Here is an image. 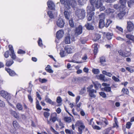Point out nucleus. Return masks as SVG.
Here are the masks:
<instances>
[{
  "label": "nucleus",
  "mask_w": 134,
  "mask_h": 134,
  "mask_svg": "<svg viewBox=\"0 0 134 134\" xmlns=\"http://www.w3.org/2000/svg\"><path fill=\"white\" fill-rule=\"evenodd\" d=\"M92 127L94 129L99 130L101 129L99 126L96 125H92Z\"/></svg>",
  "instance_id": "obj_55"
},
{
  "label": "nucleus",
  "mask_w": 134,
  "mask_h": 134,
  "mask_svg": "<svg viewBox=\"0 0 134 134\" xmlns=\"http://www.w3.org/2000/svg\"><path fill=\"white\" fill-rule=\"evenodd\" d=\"M114 12V10L113 9H111L109 8H107L105 11V13L107 14L112 13Z\"/></svg>",
  "instance_id": "obj_25"
},
{
  "label": "nucleus",
  "mask_w": 134,
  "mask_h": 134,
  "mask_svg": "<svg viewBox=\"0 0 134 134\" xmlns=\"http://www.w3.org/2000/svg\"><path fill=\"white\" fill-rule=\"evenodd\" d=\"M45 70L47 71L50 73H52L53 72L52 70L51 66L49 65H47L45 68Z\"/></svg>",
  "instance_id": "obj_27"
},
{
  "label": "nucleus",
  "mask_w": 134,
  "mask_h": 134,
  "mask_svg": "<svg viewBox=\"0 0 134 134\" xmlns=\"http://www.w3.org/2000/svg\"><path fill=\"white\" fill-rule=\"evenodd\" d=\"M101 37L100 35L99 34H96L95 35L94 39L93 40L94 41H96L99 40Z\"/></svg>",
  "instance_id": "obj_41"
},
{
  "label": "nucleus",
  "mask_w": 134,
  "mask_h": 134,
  "mask_svg": "<svg viewBox=\"0 0 134 134\" xmlns=\"http://www.w3.org/2000/svg\"><path fill=\"white\" fill-rule=\"evenodd\" d=\"M94 14V12H92L91 13H90V14L88 15L87 18V20L88 21H91L92 20Z\"/></svg>",
  "instance_id": "obj_26"
},
{
  "label": "nucleus",
  "mask_w": 134,
  "mask_h": 134,
  "mask_svg": "<svg viewBox=\"0 0 134 134\" xmlns=\"http://www.w3.org/2000/svg\"><path fill=\"white\" fill-rule=\"evenodd\" d=\"M112 21L109 19H107L105 24V27L107 28L108 27L110 24L112 23Z\"/></svg>",
  "instance_id": "obj_29"
},
{
  "label": "nucleus",
  "mask_w": 134,
  "mask_h": 134,
  "mask_svg": "<svg viewBox=\"0 0 134 134\" xmlns=\"http://www.w3.org/2000/svg\"><path fill=\"white\" fill-rule=\"evenodd\" d=\"M86 13L85 10L83 9H78L75 12V15L80 19H82L85 18L86 16Z\"/></svg>",
  "instance_id": "obj_2"
},
{
  "label": "nucleus",
  "mask_w": 134,
  "mask_h": 134,
  "mask_svg": "<svg viewBox=\"0 0 134 134\" xmlns=\"http://www.w3.org/2000/svg\"><path fill=\"white\" fill-rule=\"evenodd\" d=\"M28 97L29 101L31 103H32L33 102V100L31 96L30 95H28Z\"/></svg>",
  "instance_id": "obj_64"
},
{
  "label": "nucleus",
  "mask_w": 134,
  "mask_h": 134,
  "mask_svg": "<svg viewBox=\"0 0 134 134\" xmlns=\"http://www.w3.org/2000/svg\"><path fill=\"white\" fill-rule=\"evenodd\" d=\"M118 52L119 54L123 57H127L129 56L131 54V53L128 52L127 53L126 52H123L122 51L120 50Z\"/></svg>",
  "instance_id": "obj_16"
},
{
  "label": "nucleus",
  "mask_w": 134,
  "mask_h": 134,
  "mask_svg": "<svg viewBox=\"0 0 134 134\" xmlns=\"http://www.w3.org/2000/svg\"><path fill=\"white\" fill-rule=\"evenodd\" d=\"M100 63L102 64L103 63L105 62V59L104 57L103 56H102L100 58Z\"/></svg>",
  "instance_id": "obj_44"
},
{
  "label": "nucleus",
  "mask_w": 134,
  "mask_h": 134,
  "mask_svg": "<svg viewBox=\"0 0 134 134\" xmlns=\"http://www.w3.org/2000/svg\"><path fill=\"white\" fill-rule=\"evenodd\" d=\"M59 120L58 119L57 114L56 113H54L51 114L49 119L50 121H51L54 123L56 121H58V120Z\"/></svg>",
  "instance_id": "obj_8"
},
{
  "label": "nucleus",
  "mask_w": 134,
  "mask_h": 134,
  "mask_svg": "<svg viewBox=\"0 0 134 134\" xmlns=\"http://www.w3.org/2000/svg\"><path fill=\"white\" fill-rule=\"evenodd\" d=\"M60 55L61 57H64L66 56V54L65 52L63 50H61L60 51Z\"/></svg>",
  "instance_id": "obj_47"
},
{
  "label": "nucleus",
  "mask_w": 134,
  "mask_h": 134,
  "mask_svg": "<svg viewBox=\"0 0 134 134\" xmlns=\"http://www.w3.org/2000/svg\"><path fill=\"white\" fill-rule=\"evenodd\" d=\"M99 94L100 95L102 96L103 98H105L106 97V95L105 93L103 92H99Z\"/></svg>",
  "instance_id": "obj_53"
},
{
  "label": "nucleus",
  "mask_w": 134,
  "mask_h": 134,
  "mask_svg": "<svg viewBox=\"0 0 134 134\" xmlns=\"http://www.w3.org/2000/svg\"><path fill=\"white\" fill-rule=\"evenodd\" d=\"M17 53L19 54H24L25 53V52L22 49H20L18 50Z\"/></svg>",
  "instance_id": "obj_56"
},
{
  "label": "nucleus",
  "mask_w": 134,
  "mask_h": 134,
  "mask_svg": "<svg viewBox=\"0 0 134 134\" xmlns=\"http://www.w3.org/2000/svg\"><path fill=\"white\" fill-rule=\"evenodd\" d=\"M85 126L84 125L78 127V131L79 133H82V130L85 128Z\"/></svg>",
  "instance_id": "obj_35"
},
{
  "label": "nucleus",
  "mask_w": 134,
  "mask_h": 134,
  "mask_svg": "<svg viewBox=\"0 0 134 134\" xmlns=\"http://www.w3.org/2000/svg\"><path fill=\"white\" fill-rule=\"evenodd\" d=\"M1 95L7 101L11 99V96L10 94L4 91H2L0 92Z\"/></svg>",
  "instance_id": "obj_4"
},
{
  "label": "nucleus",
  "mask_w": 134,
  "mask_h": 134,
  "mask_svg": "<svg viewBox=\"0 0 134 134\" xmlns=\"http://www.w3.org/2000/svg\"><path fill=\"white\" fill-rule=\"evenodd\" d=\"M10 113L15 118H19L18 116L15 111L11 110L10 111Z\"/></svg>",
  "instance_id": "obj_31"
},
{
  "label": "nucleus",
  "mask_w": 134,
  "mask_h": 134,
  "mask_svg": "<svg viewBox=\"0 0 134 134\" xmlns=\"http://www.w3.org/2000/svg\"><path fill=\"white\" fill-rule=\"evenodd\" d=\"M131 123L130 122H128L126 124V128L129 129L131 127Z\"/></svg>",
  "instance_id": "obj_57"
},
{
  "label": "nucleus",
  "mask_w": 134,
  "mask_h": 134,
  "mask_svg": "<svg viewBox=\"0 0 134 134\" xmlns=\"http://www.w3.org/2000/svg\"><path fill=\"white\" fill-rule=\"evenodd\" d=\"M45 100L47 103H49L52 105H54L55 104V102L52 101V100L48 98H46L45 99Z\"/></svg>",
  "instance_id": "obj_28"
},
{
  "label": "nucleus",
  "mask_w": 134,
  "mask_h": 134,
  "mask_svg": "<svg viewBox=\"0 0 134 134\" xmlns=\"http://www.w3.org/2000/svg\"><path fill=\"white\" fill-rule=\"evenodd\" d=\"M13 125L15 128H18L19 127V126L18 122L16 121H14L13 123Z\"/></svg>",
  "instance_id": "obj_32"
},
{
  "label": "nucleus",
  "mask_w": 134,
  "mask_h": 134,
  "mask_svg": "<svg viewBox=\"0 0 134 134\" xmlns=\"http://www.w3.org/2000/svg\"><path fill=\"white\" fill-rule=\"evenodd\" d=\"M93 83L95 88L96 89H98V87H101V84L98 82H96L95 83Z\"/></svg>",
  "instance_id": "obj_42"
},
{
  "label": "nucleus",
  "mask_w": 134,
  "mask_h": 134,
  "mask_svg": "<svg viewBox=\"0 0 134 134\" xmlns=\"http://www.w3.org/2000/svg\"><path fill=\"white\" fill-rule=\"evenodd\" d=\"M47 14L49 18L51 19L54 18V15L53 12L51 11H48L47 12Z\"/></svg>",
  "instance_id": "obj_33"
},
{
  "label": "nucleus",
  "mask_w": 134,
  "mask_h": 134,
  "mask_svg": "<svg viewBox=\"0 0 134 134\" xmlns=\"http://www.w3.org/2000/svg\"><path fill=\"white\" fill-rule=\"evenodd\" d=\"M126 14V12H120L118 14L116 18L118 19H121Z\"/></svg>",
  "instance_id": "obj_19"
},
{
  "label": "nucleus",
  "mask_w": 134,
  "mask_h": 134,
  "mask_svg": "<svg viewBox=\"0 0 134 134\" xmlns=\"http://www.w3.org/2000/svg\"><path fill=\"white\" fill-rule=\"evenodd\" d=\"M14 63V62L12 59H10L6 61L5 65L9 67L11 66Z\"/></svg>",
  "instance_id": "obj_24"
},
{
  "label": "nucleus",
  "mask_w": 134,
  "mask_h": 134,
  "mask_svg": "<svg viewBox=\"0 0 134 134\" xmlns=\"http://www.w3.org/2000/svg\"><path fill=\"white\" fill-rule=\"evenodd\" d=\"M99 18L100 19L99 23V28L102 29L105 26L104 20L105 19V14L102 13L99 15Z\"/></svg>",
  "instance_id": "obj_3"
},
{
  "label": "nucleus",
  "mask_w": 134,
  "mask_h": 134,
  "mask_svg": "<svg viewBox=\"0 0 134 134\" xmlns=\"http://www.w3.org/2000/svg\"><path fill=\"white\" fill-rule=\"evenodd\" d=\"M87 91L88 92L89 94L91 97L93 98L96 97V96L94 93H96L97 91L96 90L88 88H87Z\"/></svg>",
  "instance_id": "obj_9"
},
{
  "label": "nucleus",
  "mask_w": 134,
  "mask_h": 134,
  "mask_svg": "<svg viewBox=\"0 0 134 134\" xmlns=\"http://www.w3.org/2000/svg\"><path fill=\"white\" fill-rule=\"evenodd\" d=\"M102 121L106 125H108V120L105 118H103L102 120Z\"/></svg>",
  "instance_id": "obj_61"
},
{
  "label": "nucleus",
  "mask_w": 134,
  "mask_h": 134,
  "mask_svg": "<svg viewBox=\"0 0 134 134\" xmlns=\"http://www.w3.org/2000/svg\"><path fill=\"white\" fill-rule=\"evenodd\" d=\"M121 92L124 94H128L129 93L128 90L127 89L123 88L122 89Z\"/></svg>",
  "instance_id": "obj_48"
},
{
  "label": "nucleus",
  "mask_w": 134,
  "mask_h": 134,
  "mask_svg": "<svg viewBox=\"0 0 134 134\" xmlns=\"http://www.w3.org/2000/svg\"><path fill=\"white\" fill-rule=\"evenodd\" d=\"M62 4H64L65 7L67 9L70 8L71 7L74 8L76 5V2L74 0H60Z\"/></svg>",
  "instance_id": "obj_1"
},
{
  "label": "nucleus",
  "mask_w": 134,
  "mask_h": 134,
  "mask_svg": "<svg viewBox=\"0 0 134 134\" xmlns=\"http://www.w3.org/2000/svg\"><path fill=\"white\" fill-rule=\"evenodd\" d=\"M64 121L68 122H70L71 121V119L70 117L66 116L64 118Z\"/></svg>",
  "instance_id": "obj_40"
},
{
  "label": "nucleus",
  "mask_w": 134,
  "mask_h": 134,
  "mask_svg": "<svg viewBox=\"0 0 134 134\" xmlns=\"http://www.w3.org/2000/svg\"><path fill=\"white\" fill-rule=\"evenodd\" d=\"M36 108L37 109L41 110L42 109L41 106L40 105L39 101L37 100L36 102Z\"/></svg>",
  "instance_id": "obj_36"
},
{
  "label": "nucleus",
  "mask_w": 134,
  "mask_h": 134,
  "mask_svg": "<svg viewBox=\"0 0 134 134\" xmlns=\"http://www.w3.org/2000/svg\"><path fill=\"white\" fill-rule=\"evenodd\" d=\"M80 41L81 43L82 44H84L87 41L85 38H81L80 39Z\"/></svg>",
  "instance_id": "obj_51"
},
{
  "label": "nucleus",
  "mask_w": 134,
  "mask_h": 134,
  "mask_svg": "<svg viewBox=\"0 0 134 134\" xmlns=\"http://www.w3.org/2000/svg\"><path fill=\"white\" fill-rule=\"evenodd\" d=\"M5 70L11 76H13L16 75V73L13 70L9 68H5Z\"/></svg>",
  "instance_id": "obj_18"
},
{
  "label": "nucleus",
  "mask_w": 134,
  "mask_h": 134,
  "mask_svg": "<svg viewBox=\"0 0 134 134\" xmlns=\"http://www.w3.org/2000/svg\"><path fill=\"white\" fill-rule=\"evenodd\" d=\"M64 49L66 51L67 53L70 54L74 52V47L72 46L67 45L65 47Z\"/></svg>",
  "instance_id": "obj_6"
},
{
  "label": "nucleus",
  "mask_w": 134,
  "mask_h": 134,
  "mask_svg": "<svg viewBox=\"0 0 134 134\" xmlns=\"http://www.w3.org/2000/svg\"><path fill=\"white\" fill-rule=\"evenodd\" d=\"M102 73L107 76L109 77H111L112 76V74L110 72H107L105 70H103L102 71Z\"/></svg>",
  "instance_id": "obj_37"
},
{
  "label": "nucleus",
  "mask_w": 134,
  "mask_h": 134,
  "mask_svg": "<svg viewBox=\"0 0 134 134\" xmlns=\"http://www.w3.org/2000/svg\"><path fill=\"white\" fill-rule=\"evenodd\" d=\"M56 24L58 27L62 28L64 27V23L62 19L59 18L57 21Z\"/></svg>",
  "instance_id": "obj_11"
},
{
  "label": "nucleus",
  "mask_w": 134,
  "mask_h": 134,
  "mask_svg": "<svg viewBox=\"0 0 134 134\" xmlns=\"http://www.w3.org/2000/svg\"><path fill=\"white\" fill-rule=\"evenodd\" d=\"M49 115V113L47 112H45L44 113V115L46 118H48Z\"/></svg>",
  "instance_id": "obj_58"
},
{
  "label": "nucleus",
  "mask_w": 134,
  "mask_h": 134,
  "mask_svg": "<svg viewBox=\"0 0 134 134\" xmlns=\"http://www.w3.org/2000/svg\"><path fill=\"white\" fill-rule=\"evenodd\" d=\"M105 76L102 74H100L99 75V79H100V80L103 81H105V80L104 79L105 78Z\"/></svg>",
  "instance_id": "obj_45"
},
{
  "label": "nucleus",
  "mask_w": 134,
  "mask_h": 134,
  "mask_svg": "<svg viewBox=\"0 0 134 134\" xmlns=\"http://www.w3.org/2000/svg\"><path fill=\"white\" fill-rule=\"evenodd\" d=\"M11 54H10V56L11 58L13 60L15 59L16 58V55L14 52V51H12L11 52Z\"/></svg>",
  "instance_id": "obj_38"
},
{
  "label": "nucleus",
  "mask_w": 134,
  "mask_h": 134,
  "mask_svg": "<svg viewBox=\"0 0 134 134\" xmlns=\"http://www.w3.org/2000/svg\"><path fill=\"white\" fill-rule=\"evenodd\" d=\"M16 107L19 110H22L23 109L22 105L20 103H18L16 105Z\"/></svg>",
  "instance_id": "obj_39"
},
{
  "label": "nucleus",
  "mask_w": 134,
  "mask_h": 134,
  "mask_svg": "<svg viewBox=\"0 0 134 134\" xmlns=\"http://www.w3.org/2000/svg\"><path fill=\"white\" fill-rule=\"evenodd\" d=\"M4 103L2 101L0 100V107H4L5 106Z\"/></svg>",
  "instance_id": "obj_62"
},
{
  "label": "nucleus",
  "mask_w": 134,
  "mask_h": 134,
  "mask_svg": "<svg viewBox=\"0 0 134 134\" xmlns=\"http://www.w3.org/2000/svg\"><path fill=\"white\" fill-rule=\"evenodd\" d=\"M93 45L94 46V55H96L97 54L98 52L97 44H94Z\"/></svg>",
  "instance_id": "obj_34"
},
{
  "label": "nucleus",
  "mask_w": 134,
  "mask_h": 134,
  "mask_svg": "<svg viewBox=\"0 0 134 134\" xmlns=\"http://www.w3.org/2000/svg\"><path fill=\"white\" fill-rule=\"evenodd\" d=\"M47 3L48 8L52 10L54 9L55 5L52 2L49 1Z\"/></svg>",
  "instance_id": "obj_14"
},
{
  "label": "nucleus",
  "mask_w": 134,
  "mask_h": 134,
  "mask_svg": "<svg viewBox=\"0 0 134 134\" xmlns=\"http://www.w3.org/2000/svg\"><path fill=\"white\" fill-rule=\"evenodd\" d=\"M112 78L115 82H119L120 81L119 79L115 76H112Z\"/></svg>",
  "instance_id": "obj_60"
},
{
  "label": "nucleus",
  "mask_w": 134,
  "mask_h": 134,
  "mask_svg": "<svg viewBox=\"0 0 134 134\" xmlns=\"http://www.w3.org/2000/svg\"><path fill=\"white\" fill-rule=\"evenodd\" d=\"M85 26L88 30H93L94 29L93 26L88 23H87L85 25Z\"/></svg>",
  "instance_id": "obj_21"
},
{
  "label": "nucleus",
  "mask_w": 134,
  "mask_h": 134,
  "mask_svg": "<svg viewBox=\"0 0 134 134\" xmlns=\"http://www.w3.org/2000/svg\"><path fill=\"white\" fill-rule=\"evenodd\" d=\"M92 71L94 74H97L99 73V71L98 69H93Z\"/></svg>",
  "instance_id": "obj_49"
},
{
  "label": "nucleus",
  "mask_w": 134,
  "mask_h": 134,
  "mask_svg": "<svg viewBox=\"0 0 134 134\" xmlns=\"http://www.w3.org/2000/svg\"><path fill=\"white\" fill-rule=\"evenodd\" d=\"M4 57L7 58L9 57V52L8 51H7L5 52L4 55Z\"/></svg>",
  "instance_id": "obj_59"
},
{
  "label": "nucleus",
  "mask_w": 134,
  "mask_h": 134,
  "mask_svg": "<svg viewBox=\"0 0 134 134\" xmlns=\"http://www.w3.org/2000/svg\"><path fill=\"white\" fill-rule=\"evenodd\" d=\"M87 9L88 13H91L94 10V8L93 4H91V5H88L87 7Z\"/></svg>",
  "instance_id": "obj_13"
},
{
  "label": "nucleus",
  "mask_w": 134,
  "mask_h": 134,
  "mask_svg": "<svg viewBox=\"0 0 134 134\" xmlns=\"http://www.w3.org/2000/svg\"><path fill=\"white\" fill-rule=\"evenodd\" d=\"M102 85L103 86L106 87L104 88H102V90L107 92H111V87H108L110 86L109 84L104 83H102Z\"/></svg>",
  "instance_id": "obj_10"
},
{
  "label": "nucleus",
  "mask_w": 134,
  "mask_h": 134,
  "mask_svg": "<svg viewBox=\"0 0 134 134\" xmlns=\"http://www.w3.org/2000/svg\"><path fill=\"white\" fill-rule=\"evenodd\" d=\"M110 130L109 129H107L105 130L104 131V132L103 133L104 134H108L110 131Z\"/></svg>",
  "instance_id": "obj_63"
},
{
  "label": "nucleus",
  "mask_w": 134,
  "mask_h": 134,
  "mask_svg": "<svg viewBox=\"0 0 134 134\" xmlns=\"http://www.w3.org/2000/svg\"><path fill=\"white\" fill-rule=\"evenodd\" d=\"M38 42V45L40 47H42L43 46L42 40L40 38H39V40Z\"/></svg>",
  "instance_id": "obj_54"
},
{
  "label": "nucleus",
  "mask_w": 134,
  "mask_h": 134,
  "mask_svg": "<svg viewBox=\"0 0 134 134\" xmlns=\"http://www.w3.org/2000/svg\"><path fill=\"white\" fill-rule=\"evenodd\" d=\"M58 121L59 122V125L61 127L60 129H62L64 127V125L63 123L61 122V120L59 119L58 120Z\"/></svg>",
  "instance_id": "obj_43"
},
{
  "label": "nucleus",
  "mask_w": 134,
  "mask_h": 134,
  "mask_svg": "<svg viewBox=\"0 0 134 134\" xmlns=\"http://www.w3.org/2000/svg\"><path fill=\"white\" fill-rule=\"evenodd\" d=\"M106 37L108 40L111 39L113 35V34L109 32H107L106 34Z\"/></svg>",
  "instance_id": "obj_30"
},
{
  "label": "nucleus",
  "mask_w": 134,
  "mask_h": 134,
  "mask_svg": "<svg viewBox=\"0 0 134 134\" xmlns=\"http://www.w3.org/2000/svg\"><path fill=\"white\" fill-rule=\"evenodd\" d=\"M126 37L128 39L132 40L134 43V36L130 34H126Z\"/></svg>",
  "instance_id": "obj_23"
},
{
  "label": "nucleus",
  "mask_w": 134,
  "mask_h": 134,
  "mask_svg": "<svg viewBox=\"0 0 134 134\" xmlns=\"http://www.w3.org/2000/svg\"><path fill=\"white\" fill-rule=\"evenodd\" d=\"M64 32L62 30H60L58 31L56 33V36L58 39L62 38L63 36Z\"/></svg>",
  "instance_id": "obj_12"
},
{
  "label": "nucleus",
  "mask_w": 134,
  "mask_h": 134,
  "mask_svg": "<svg viewBox=\"0 0 134 134\" xmlns=\"http://www.w3.org/2000/svg\"><path fill=\"white\" fill-rule=\"evenodd\" d=\"M84 125L83 123L81 120H78L76 121L75 125V127H80Z\"/></svg>",
  "instance_id": "obj_22"
},
{
  "label": "nucleus",
  "mask_w": 134,
  "mask_h": 134,
  "mask_svg": "<svg viewBox=\"0 0 134 134\" xmlns=\"http://www.w3.org/2000/svg\"><path fill=\"white\" fill-rule=\"evenodd\" d=\"M39 81L42 83H43L46 82L47 81V80L45 79H41V78L39 79Z\"/></svg>",
  "instance_id": "obj_52"
},
{
  "label": "nucleus",
  "mask_w": 134,
  "mask_h": 134,
  "mask_svg": "<svg viewBox=\"0 0 134 134\" xmlns=\"http://www.w3.org/2000/svg\"><path fill=\"white\" fill-rule=\"evenodd\" d=\"M120 2L121 6H123V7L125 6L126 3V0H120Z\"/></svg>",
  "instance_id": "obj_46"
},
{
  "label": "nucleus",
  "mask_w": 134,
  "mask_h": 134,
  "mask_svg": "<svg viewBox=\"0 0 134 134\" xmlns=\"http://www.w3.org/2000/svg\"><path fill=\"white\" fill-rule=\"evenodd\" d=\"M103 0H98L95 3V7L98 9L100 8L102 5V2Z\"/></svg>",
  "instance_id": "obj_17"
},
{
  "label": "nucleus",
  "mask_w": 134,
  "mask_h": 134,
  "mask_svg": "<svg viewBox=\"0 0 134 134\" xmlns=\"http://www.w3.org/2000/svg\"><path fill=\"white\" fill-rule=\"evenodd\" d=\"M82 31V27L81 25H79L75 28V35L76 36H77L81 34Z\"/></svg>",
  "instance_id": "obj_5"
},
{
  "label": "nucleus",
  "mask_w": 134,
  "mask_h": 134,
  "mask_svg": "<svg viewBox=\"0 0 134 134\" xmlns=\"http://www.w3.org/2000/svg\"><path fill=\"white\" fill-rule=\"evenodd\" d=\"M71 13L70 12L65 11L64 12V15L65 18L67 19H69Z\"/></svg>",
  "instance_id": "obj_20"
},
{
  "label": "nucleus",
  "mask_w": 134,
  "mask_h": 134,
  "mask_svg": "<svg viewBox=\"0 0 134 134\" xmlns=\"http://www.w3.org/2000/svg\"><path fill=\"white\" fill-rule=\"evenodd\" d=\"M127 30L129 32H131L134 29V25L131 21H127Z\"/></svg>",
  "instance_id": "obj_7"
},
{
  "label": "nucleus",
  "mask_w": 134,
  "mask_h": 134,
  "mask_svg": "<svg viewBox=\"0 0 134 134\" xmlns=\"http://www.w3.org/2000/svg\"><path fill=\"white\" fill-rule=\"evenodd\" d=\"M71 37L69 34H68L65 37L64 41L66 44H69L70 43Z\"/></svg>",
  "instance_id": "obj_15"
},
{
  "label": "nucleus",
  "mask_w": 134,
  "mask_h": 134,
  "mask_svg": "<svg viewBox=\"0 0 134 134\" xmlns=\"http://www.w3.org/2000/svg\"><path fill=\"white\" fill-rule=\"evenodd\" d=\"M69 23L70 26L72 27H74V23L72 20H69Z\"/></svg>",
  "instance_id": "obj_50"
}]
</instances>
